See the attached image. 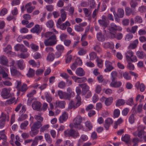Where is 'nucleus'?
I'll return each instance as SVG.
<instances>
[{
    "mask_svg": "<svg viewBox=\"0 0 146 146\" xmlns=\"http://www.w3.org/2000/svg\"><path fill=\"white\" fill-rule=\"evenodd\" d=\"M41 36L42 37L44 36L46 38L49 37L48 38L45 40L44 41V43L46 46H53L57 42L56 36L52 32H48L44 34L43 33H42Z\"/></svg>",
    "mask_w": 146,
    "mask_h": 146,
    "instance_id": "nucleus-1",
    "label": "nucleus"
},
{
    "mask_svg": "<svg viewBox=\"0 0 146 146\" xmlns=\"http://www.w3.org/2000/svg\"><path fill=\"white\" fill-rule=\"evenodd\" d=\"M82 118L80 115H77L73 119V123L70 124V126L77 130H80L83 128V125L81 123Z\"/></svg>",
    "mask_w": 146,
    "mask_h": 146,
    "instance_id": "nucleus-2",
    "label": "nucleus"
},
{
    "mask_svg": "<svg viewBox=\"0 0 146 146\" xmlns=\"http://www.w3.org/2000/svg\"><path fill=\"white\" fill-rule=\"evenodd\" d=\"M42 126V124L40 122H35L31 127V131L29 132L30 135L32 137L36 135L39 132L38 129Z\"/></svg>",
    "mask_w": 146,
    "mask_h": 146,
    "instance_id": "nucleus-3",
    "label": "nucleus"
},
{
    "mask_svg": "<svg viewBox=\"0 0 146 146\" xmlns=\"http://www.w3.org/2000/svg\"><path fill=\"white\" fill-rule=\"evenodd\" d=\"M64 134L65 137H71L74 138H76L80 136L78 131L73 129L65 130Z\"/></svg>",
    "mask_w": 146,
    "mask_h": 146,
    "instance_id": "nucleus-4",
    "label": "nucleus"
},
{
    "mask_svg": "<svg viewBox=\"0 0 146 146\" xmlns=\"http://www.w3.org/2000/svg\"><path fill=\"white\" fill-rule=\"evenodd\" d=\"M127 61L128 62H136L137 61L136 56L134 55V53L132 51L129 50L125 54Z\"/></svg>",
    "mask_w": 146,
    "mask_h": 146,
    "instance_id": "nucleus-5",
    "label": "nucleus"
},
{
    "mask_svg": "<svg viewBox=\"0 0 146 146\" xmlns=\"http://www.w3.org/2000/svg\"><path fill=\"white\" fill-rule=\"evenodd\" d=\"M76 100L77 102L76 103L74 102L73 101H71L69 104V108L72 109L73 108L75 109L76 108L79 107L81 104V99L80 96H76Z\"/></svg>",
    "mask_w": 146,
    "mask_h": 146,
    "instance_id": "nucleus-6",
    "label": "nucleus"
},
{
    "mask_svg": "<svg viewBox=\"0 0 146 146\" xmlns=\"http://www.w3.org/2000/svg\"><path fill=\"white\" fill-rule=\"evenodd\" d=\"M11 90L10 88H3L2 89L1 95L3 98L6 99L11 97V95L10 93Z\"/></svg>",
    "mask_w": 146,
    "mask_h": 146,
    "instance_id": "nucleus-7",
    "label": "nucleus"
},
{
    "mask_svg": "<svg viewBox=\"0 0 146 146\" xmlns=\"http://www.w3.org/2000/svg\"><path fill=\"white\" fill-rule=\"evenodd\" d=\"M111 62L108 61H106L105 62V65L106 68L104 70L105 72H107L111 71L114 68L112 66Z\"/></svg>",
    "mask_w": 146,
    "mask_h": 146,
    "instance_id": "nucleus-8",
    "label": "nucleus"
},
{
    "mask_svg": "<svg viewBox=\"0 0 146 146\" xmlns=\"http://www.w3.org/2000/svg\"><path fill=\"white\" fill-rule=\"evenodd\" d=\"M79 85L82 88V95H85L89 90V87L86 84H79Z\"/></svg>",
    "mask_w": 146,
    "mask_h": 146,
    "instance_id": "nucleus-9",
    "label": "nucleus"
},
{
    "mask_svg": "<svg viewBox=\"0 0 146 146\" xmlns=\"http://www.w3.org/2000/svg\"><path fill=\"white\" fill-rule=\"evenodd\" d=\"M113 120L110 118H107L105 121L104 126L106 130H108L110 125L112 124Z\"/></svg>",
    "mask_w": 146,
    "mask_h": 146,
    "instance_id": "nucleus-10",
    "label": "nucleus"
},
{
    "mask_svg": "<svg viewBox=\"0 0 146 146\" xmlns=\"http://www.w3.org/2000/svg\"><path fill=\"white\" fill-rule=\"evenodd\" d=\"M11 74L13 76H19L21 75V73L17 70L15 67H12L10 68Z\"/></svg>",
    "mask_w": 146,
    "mask_h": 146,
    "instance_id": "nucleus-11",
    "label": "nucleus"
},
{
    "mask_svg": "<svg viewBox=\"0 0 146 146\" xmlns=\"http://www.w3.org/2000/svg\"><path fill=\"white\" fill-rule=\"evenodd\" d=\"M56 48L58 51V52H56V55L57 56V57L58 58L61 55V53L63 52L64 48V46L61 44L57 45Z\"/></svg>",
    "mask_w": 146,
    "mask_h": 146,
    "instance_id": "nucleus-12",
    "label": "nucleus"
},
{
    "mask_svg": "<svg viewBox=\"0 0 146 146\" xmlns=\"http://www.w3.org/2000/svg\"><path fill=\"white\" fill-rule=\"evenodd\" d=\"M68 115L66 112H64L62 115L60 116L59 119L60 122L61 123H63L64 121H65L68 118Z\"/></svg>",
    "mask_w": 146,
    "mask_h": 146,
    "instance_id": "nucleus-13",
    "label": "nucleus"
},
{
    "mask_svg": "<svg viewBox=\"0 0 146 146\" xmlns=\"http://www.w3.org/2000/svg\"><path fill=\"white\" fill-rule=\"evenodd\" d=\"M8 62L7 57L5 56L1 55L0 56V64L2 65L7 66Z\"/></svg>",
    "mask_w": 146,
    "mask_h": 146,
    "instance_id": "nucleus-14",
    "label": "nucleus"
},
{
    "mask_svg": "<svg viewBox=\"0 0 146 146\" xmlns=\"http://www.w3.org/2000/svg\"><path fill=\"white\" fill-rule=\"evenodd\" d=\"M41 104L39 102H34L32 104V107L34 110L40 111Z\"/></svg>",
    "mask_w": 146,
    "mask_h": 146,
    "instance_id": "nucleus-15",
    "label": "nucleus"
},
{
    "mask_svg": "<svg viewBox=\"0 0 146 146\" xmlns=\"http://www.w3.org/2000/svg\"><path fill=\"white\" fill-rule=\"evenodd\" d=\"M76 74L79 76H84L85 74V72L84 70L82 68H78L75 72Z\"/></svg>",
    "mask_w": 146,
    "mask_h": 146,
    "instance_id": "nucleus-16",
    "label": "nucleus"
},
{
    "mask_svg": "<svg viewBox=\"0 0 146 146\" xmlns=\"http://www.w3.org/2000/svg\"><path fill=\"white\" fill-rule=\"evenodd\" d=\"M78 64L80 65H81L82 64V60L80 59H79L76 61L72 64L71 68L73 70H74L77 68Z\"/></svg>",
    "mask_w": 146,
    "mask_h": 146,
    "instance_id": "nucleus-17",
    "label": "nucleus"
},
{
    "mask_svg": "<svg viewBox=\"0 0 146 146\" xmlns=\"http://www.w3.org/2000/svg\"><path fill=\"white\" fill-rule=\"evenodd\" d=\"M145 129V127L141 125H139L138 127V129L139 131L138 132V136L140 138L142 137V135L144 133L143 129Z\"/></svg>",
    "mask_w": 146,
    "mask_h": 146,
    "instance_id": "nucleus-18",
    "label": "nucleus"
},
{
    "mask_svg": "<svg viewBox=\"0 0 146 146\" xmlns=\"http://www.w3.org/2000/svg\"><path fill=\"white\" fill-rule=\"evenodd\" d=\"M31 31L33 33H36L37 34H39L40 32L39 25L38 24L35 25V27L31 29Z\"/></svg>",
    "mask_w": 146,
    "mask_h": 146,
    "instance_id": "nucleus-19",
    "label": "nucleus"
},
{
    "mask_svg": "<svg viewBox=\"0 0 146 146\" xmlns=\"http://www.w3.org/2000/svg\"><path fill=\"white\" fill-rule=\"evenodd\" d=\"M109 21L101 20H98V23L101 26L104 27V29L109 24Z\"/></svg>",
    "mask_w": 146,
    "mask_h": 146,
    "instance_id": "nucleus-20",
    "label": "nucleus"
},
{
    "mask_svg": "<svg viewBox=\"0 0 146 146\" xmlns=\"http://www.w3.org/2000/svg\"><path fill=\"white\" fill-rule=\"evenodd\" d=\"M109 30L110 32H115L117 30V26L114 23H111L109 27Z\"/></svg>",
    "mask_w": 146,
    "mask_h": 146,
    "instance_id": "nucleus-21",
    "label": "nucleus"
},
{
    "mask_svg": "<svg viewBox=\"0 0 146 146\" xmlns=\"http://www.w3.org/2000/svg\"><path fill=\"white\" fill-rule=\"evenodd\" d=\"M66 103L64 101H58L56 102L55 103V107H59L61 108H64L65 107Z\"/></svg>",
    "mask_w": 146,
    "mask_h": 146,
    "instance_id": "nucleus-22",
    "label": "nucleus"
},
{
    "mask_svg": "<svg viewBox=\"0 0 146 146\" xmlns=\"http://www.w3.org/2000/svg\"><path fill=\"white\" fill-rule=\"evenodd\" d=\"M122 83L120 81H111L110 84V86L112 87L117 88L121 86Z\"/></svg>",
    "mask_w": 146,
    "mask_h": 146,
    "instance_id": "nucleus-23",
    "label": "nucleus"
},
{
    "mask_svg": "<svg viewBox=\"0 0 146 146\" xmlns=\"http://www.w3.org/2000/svg\"><path fill=\"white\" fill-rule=\"evenodd\" d=\"M124 10L122 9L119 8L117 9V13L116 14V15L118 17L122 18L124 16Z\"/></svg>",
    "mask_w": 146,
    "mask_h": 146,
    "instance_id": "nucleus-24",
    "label": "nucleus"
},
{
    "mask_svg": "<svg viewBox=\"0 0 146 146\" xmlns=\"http://www.w3.org/2000/svg\"><path fill=\"white\" fill-rule=\"evenodd\" d=\"M134 107H133L134 108ZM143 105L139 104L137 107V110L133 108V113L134 114H136L137 113H141L142 111Z\"/></svg>",
    "mask_w": 146,
    "mask_h": 146,
    "instance_id": "nucleus-25",
    "label": "nucleus"
},
{
    "mask_svg": "<svg viewBox=\"0 0 146 146\" xmlns=\"http://www.w3.org/2000/svg\"><path fill=\"white\" fill-rule=\"evenodd\" d=\"M113 100V98L111 97L106 98L105 100V104L107 106H109L111 104Z\"/></svg>",
    "mask_w": 146,
    "mask_h": 146,
    "instance_id": "nucleus-26",
    "label": "nucleus"
},
{
    "mask_svg": "<svg viewBox=\"0 0 146 146\" xmlns=\"http://www.w3.org/2000/svg\"><path fill=\"white\" fill-rule=\"evenodd\" d=\"M35 74V70L33 69L30 68L27 74V76L29 78H31L34 76Z\"/></svg>",
    "mask_w": 146,
    "mask_h": 146,
    "instance_id": "nucleus-27",
    "label": "nucleus"
},
{
    "mask_svg": "<svg viewBox=\"0 0 146 146\" xmlns=\"http://www.w3.org/2000/svg\"><path fill=\"white\" fill-rule=\"evenodd\" d=\"M0 120L5 122L6 120L9 121V117L8 115L7 116L3 112L1 113L0 116Z\"/></svg>",
    "mask_w": 146,
    "mask_h": 146,
    "instance_id": "nucleus-28",
    "label": "nucleus"
},
{
    "mask_svg": "<svg viewBox=\"0 0 146 146\" xmlns=\"http://www.w3.org/2000/svg\"><path fill=\"white\" fill-rule=\"evenodd\" d=\"M17 65L20 69L21 70H23L25 67V64L23 60H20L18 61Z\"/></svg>",
    "mask_w": 146,
    "mask_h": 146,
    "instance_id": "nucleus-29",
    "label": "nucleus"
},
{
    "mask_svg": "<svg viewBox=\"0 0 146 146\" xmlns=\"http://www.w3.org/2000/svg\"><path fill=\"white\" fill-rule=\"evenodd\" d=\"M96 36L98 40L99 41H103L105 40L104 35H103L101 32H99L97 33Z\"/></svg>",
    "mask_w": 146,
    "mask_h": 146,
    "instance_id": "nucleus-30",
    "label": "nucleus"
},
{
    "mask_svg": "<svg viewBox=\"0 0 146 146\" xmlns=\"http://www.w3.org/2000/svg\"><path fill=\"white\" fill-rule=\"evenodd\" d=\"M86 81L87 79L85 77H77L75 80V82L77 83L84 82Z\"/></svg>",
    "mask_w": 146,
    "mask_h": 146,
    "instance_id": "nucleus-31",
    "label": "nucleus"
},
{
    "mask_svg": "<svg viewBox=\"0 0 146 146\" xmlns=\"http://www.w3.org/2000/svg\"><path fill=\"white\" fill-rule=\"evenodd\" d=\"M130 135H128L125 134L124 136H122L121 138L122 141L127 143L130 141Z\"/></svg>",
    "mask_w": 146,
    "mask_h": 146,
    "instance_id": "nucleus-32",
    "label": "nucleus"
},
{
    "mask_svg": "<svg viewBox=\"0 0 146 146\" xmlns=\"http://www.w3.org/2000/svg\"><path fill=\"white\" fill-rule=\"evenodd\" d=\"M111 79L112 81H115L116 78L117 76V73L115 71H112L111 74Z\"/></svg>",
    "mask_w": 146,
    "mask_h": 146,
    "instance_id": "nucleus-33",
    "label": "nucleus"
},
{
    "mask_svg": "<svg viewBox=\"0 0 146 146\" xmlns=\"http://www.w3.org/2000/svg\"><path fill=\"white\" fill-rule=\"evenodd\" d=\"M136 54L138 58L140 59L143 58L146 56L145 53L143 51H137Z\"/></svg>",
    "mask_w": 146,
    "mask_h": 146,
    "instance_id": "nucleus-34",
    "label": "nucleus"
},
{
    "mask_svg": "<svg viewBox=\"0 0 146 146\" xmlns=\"http://www.w3.org/2000/svg\"><path fill=\"white\" fill-rule=\"evenodd\" d=\"M44 137L46 141L49 143H51L52 142V138L50 135L48 133H45L44 134Z\"/></svg>",
    "mask_w": 146,
    "mask_h": 146,
    "instance_id": "nucleus-35",
    "label": "nucleus"
},
{
    "mask_svg": "<svg viewBox=\"0 0 146 146\" xmlns=\"http://www.w3.org/2000/svg\"><path fill=\"white\" fill-rule=\"evenodd\" d=\"M125 103V101L122 99L118 100L116 103V106H119L124 105Z\"/></svg>",
    "mask_w": 146,
    "mask_h": 146,
    "instance_id": "nucleus-36",
    "label": "nucleus"
},
{
    "mask_svg": "<svg viewBox=\"0 0 146 146\" xmlns=\"http://www.w3.org/2000/svg\"><path fill=\"white\" fill-rule=\"evenodd\" d=\"M125 14L127 16H129L133 13L132 9L129 7H126L125 9Z\"/></svg>",
    "mask_w": 146,
    "mask_h": 146,
    "instance_id": "nucleus-37",
    "label": "nucleus"
},
{
    "mask_svg": "<svg viewBox=\"0 0 146 146\" xmlns=\"http://www.w3.org/2000/svg\"><path fill=\"white\" fill-rule=\"evenodd\" d=\"M29 124L28 121L25 120L23 122L21 123L20 125V128L22 129H25L26 127Z\"/></svg>",
    "mask_w": 146,
    "mask_h": 146,
    "instance_id": "nucleus-38",
    "label": "nucleus"
},
{
    "mask_svg": "<svg viewBox=\"0 0 146 146\" xmlns=\"http://www.w3.org/2000/svg\"><path fill=\"white\" fill-rule=\"evenodd\" d=\"M130 4L132 9H135L138 5L137 3L135 1L133 0H131Z\"/></svg>",
    "mask_w": 146,
    "mask_h": 146,
    "instance_id": "nucleus-39",
    "label": "nucleus"
},
{
    "mask_svg": "<svg viewBox=\"0 0 146 146\" xmlns=\"http://www.w3.org/2000/svg\"><path fill=\"white\" fill-rule=\"evenodd\" d=\"M54 54L52 53H49L47 56V60L50 61H52L54 59Z\"/></svg>",
    "mask_w": 146,
    "mask_h": 146,
    "instance_id": "nucleus-40",
    "label": "nucleus"
},
{
    "mask_svg": "<svg viewBox=\"0 0 146 146\" xmlns=\"http://www.w3.org/2000/svg\"><path fill=\"white\" fill-rule=\"evenodd\" d=\"M83 10L86 17H89L91 13V11L89 10L88 9L86 8H83Z\"/></svg>",
    "mask_w": 146,
    "mask_h": 146,
    "instance_id": "nucleus-41",
    "label": "nucleus"
},
{
    "mask_svg": "<svg viewBox=\"0 0 146 146\" xmlns=\"http://www.w3.org/2000/svg\"><path fill=\"white\" fill-rule=\"evenodd\" d=\"M28 117V115L26 114H23L21 115L20 117L18 119V120L19 121H22Z\"/></svg>",
    "mask_w": 146,
    "mask_h": 146,
    "instance_id": "nucleus-42",
    "label": "nucleus"
},
{
    "mask_svg": "<svg viewBox=\"0 0 146 146\" xmlns=\"http://www.w3.org/2000/svg\"><path fill=\"white\" fill-rule=\"evenodd\" d=\"M46 25L47 27L49 28H52L54 25V22L52 20H50L48 21L46 23Z\"/></svg>",
    "mask_w": 146,
    "mask_h": 146,
    "instance_id": "nucleus-43",
    "label": "nucleus"
},
{
    "mask_svg": "<svg viewBox=\"0 0 146 146\" xmlns=\"http://www.w3.org/2000/svg\"><path fill=\"white\" fill-rule=\"evenodd\" d=\"M75 30L77 32L82 31L84 29L79 24L78 25H76L74 26Z\"/></svg>",
    "mask_w": 146,
    "mask_h": 146,
    "instance_id": "nucleus-44",
    "label": "nucleus"
},
{
    "mask_svg": "<svg viewBox=\"0 0 146 146\" xmlns=\"http://www.w3.org/2000/svg\"><path fill=\"white\" fill-rule=\"evenodd\" d=\"M93 49L95 51L98 53L101 52L102 51V49L100 46L97 45L94 46Z\"/></svg>",
    "mask_w": 146,
    "mask_h": 146,
    "instance_id": "nucleus-45",
    "label": "nucleus"
},
{
    "mask_svg": "<svg viewBox=\"0 0 146 146\" xmlns=\"http://www.w3.org/2000/svg\"><path fill=\"white\" fill-rule=\"evenodd\" d=\"M12 49V47L10 45H8L4 50V51L5 52H7V53L12 52L11 50Z\"/></svg>",
    "mask_w": 146,
    "mask_h": 146,
    "instance_id": "nucleus-46",
    "label": "nucleus"
},
{
    "mask_svg": "<svg viewBox=\"0 0 146 146\" xmlns=\"http://www.w3.org/2000/svg\"><path fill=\"white\" fill-rule=\"evenodd\" d=\"M34 118L36 120H37L36 121L40 122V123H42L43 120V118L39 115H35Z\"/></svg>",
    "mask_w": 146,
    "mask_h": 146,
    "instance_id": "nucleus-47",
    "label": "nucleus"
},
{
    "mask_svg": "<svg viewBox=\"0 0 146 146\" xmlns=\"http://www.w3.org/2000/svg\"><path fill=\"white\" fill-rule=\"evenodd\" d=\"M45 97L46 101L49 103H50L52 100V98L51 96L48 94L45 95Z\"/></svg>",
    "mask_w": 146,
    "mask_h": 146,
    "instance_id": "nucleus-48",
    "label": "nucleus"
},
{
    "mask_svg": "<svg viewBox=\"0 0 146 146\" xmlns=\"http://www.w3.org/2000/svg\"><path fill=\"white\" fill-rule=\"evenodd\" d=\"M30 47L33 50L36 51L38 50V46L32 43L30 45Z\"/></svg>",
    "mask_w": 146,
    "mask_h": 146,
    "instance_id": "nucleus-49",
    "label": "nucleus"
},
{
    "mask_svg": "<svg viewBox=\"0 0 146 146\" xmlns=\"http://www.w3.org/2000/svg\"><path fill=\"white\" fill-rule=\"evenodd\" d=\"M65 92H63L61 90H59L58 91V95L61 99H64V96L65 95Z\"/></svg>",
    "mask_w": 146,
    "mask_h": 146,
    "instance_id": "nucleus-50",
    "label": "nucleus"
},
{
    "mask_svg": "<svg viewBox=\"0 0 146 146\" xmlns=\"http://www.w3.org/2000/svg\"><path fill=\"white\" fill-rule=\"evenodd\" d=\"M20 90H19V91L22 92H25L27 89V85L26 84H24L20 88Z\"/></svg>",
    "mask_w": 146,
    "mask_h": 146,
    "instance_id": "nucleus-51",
    "label": "nucleus"
},
{
    "mask_svg": "<svg viewBox=\"0 0 146 146\" xmlns=\"http://www.w3.org/2000/svg\"><path fill=\"white\" fill-rule=\"evenodd\" d=\"M120 111L118 109H115L113 112V115L114 117H117L120 114Z\"/></svg>",
    "mask_w": 146,
    "mask_h": 146,
    "instance_id": "nucleus-52",
    "label": "nucleus"
},
{
    "mask_svg": "<svg viewBox=\"0 0 146 146\" xmlns=\"http://www.w3.org/2000/svg\"><path fill=\"white\" fill-rule=\"evenodd\" d=\"M90 7L91 9L94 8L96 6V4L94 0H90Z\"/></svg>",
    "mask_w": 146,
    "mask_h": 146,
    "instance_id": "nucleus-53",
    "label": "nucleus"
},
{
    "mask_svg": "<svg viewBox=\"0 0 146 146\" xmlns=\"http://www.w3.org/2000/svg\"><path fill=\"white\" fill-rule=\"evenodd\" d=\"M66 84L63 81H62L59 83L58 84V87L61 89H63L65 87Z\"/></svg>",
    "mask_w": 146,
    "mask_h": 146,
    "instance_id": "nucleus-54",
    "label": "nucleus"
},
{
    "mask_svg": "<svg viewBox=\"0 0 146 146\" xmlns=\"http://www.w3.org/2000/svg\"><path fill=\"white\" fill-rule=\"evenodd\" d=\"M102 90L101 86L100 85H97L95 90L96 93L99 94Z\"/></svg>",
    "mask_w": 146,
    "mask_h": 146,
    "instance_id": "nucleus-55",
    "label": "nucleus"
},
{
    "mask_svg": "<svg viewBox=\"0 0 146 146\" xmlns=\"http://www.w3.org/2000/svg\"><path fill=\"white\" fill-rule=\"evenodd\" d=\"M8 11L6 8H3L1 10L0 15L1 16H3L6 14L7 13Z\"/></svg>",
    "mask_w": 146,
    "mask_h": 146,
    "instance_id": "nucleus-56",
    "label": "nucleus"
},
{
    "mask_svg": "<svg viewBox=\"0 0 146 146\" xmlns=\"http://www.w3.org/2000/svg\"><path fill=\"white\" fill-rule=\"evenodd\" d=\"M85 124L86 127H88L90 130L92 129V125L90 121H86Z\"/></svg>",
    "mask_w": 146,
    "mask_h": 146,
    "instance_id": "nucleus-57",
    "label": "nucleus"
},
{
    "mask_svg": "<svg viewBox=\"0 0 146 146\" xmlns=\"http://www.w3.org/2000/svg\"><path fill=\"white\" fill-rule=\"evenodd\" d=\"M36 91L35 90H33L31 92L27 94V97L28 98H34L33 96L36 93Z\"/></svg>",
    "mask_w": 146,
    "mask_h": 146,
    "instance_id": "nucleus-58",
    "label": "nucleus"
},
{
    "mask_svg": "<svg viewBox=\"0 0 146 146\" xmlns=\"http://www.w3.org/2000/svg\"><path fill=\"white\" fill-rule=\"evenodd\" d=\"M135 21L139 23H141L142 22L141 17L139 16H136L135 18Z\"/></svg>",
    "mask_w": 146,
    "mask_h": 146,
    "instance_id": "nucleus-59",
    "label": "nucleus"
},
{
    "mask_svg": "<svg viewBox=\"0 0 146 146\" xmlns=\"http://www.w3.org/2000/svg\"><path fill=\"white\" fill-rule=\"evenodd\" d=\"M49 127V125L48 124L44 125L40 128V131L41 132H43L44 131L48 129Z\"/></svg>",
    "mask_w": 146,
    "mask_h": 146,
    "instance_id": "nucleus-60",
    "label": "nucleus"
},
{
    "mask_svg": "<svg viewBox=\"0 0 146 146\" xmlns=\"http://www.w3.org/2000/svg\"><path fill=\"white\" fill-rule=\"evenodd\" d=\"M127 68L130 70H134L135 68L134 65L131 62H129L127 65Z\"/></svg>",
    "mask_w": 146,
    "mask_h": 146,
    "instance_id": "nucleus-61",
    "label": "nucleus"
},
{
    "mask_svg": "<svg viewBox=\"0 0 146 146\" xmlns=\"http://www.w3.org/2000/svg\"><path fill=\"white\" fill-rule=\"evenodd\" d=\"M139 11L141 13L145 12L146 11V6H143L139 7Z\"/></svg>",
    "mask_w": 146,
    "mask_h": 146,
    "instance_id": "nucleus-62",
    "label": "nucleus"
},
{
    "mask_svg": "<svg viewBox=\"0 0 146 146\" xmlns=\"http://www.w3.org/2000/svg\"><path fill=\"white\" fill-rule=\"evenodd\" d=\"M123 121L122 119L120 118L118 120L115 122L114 125V127L115 129H116L117 128V126L118 125L121 123Z\"/></svg>",
    "mask_w": 146,
    "mask_h": 146,
    "instance_id": "nucleus-63",
    "label": "nucleus"
},
{
    "mask_svg": "<svg viewBox=\"0 0 146 146\" xmlns=\"http://www.w3.org/2000/svg\"><path fill=\"white\" fill-rule=\"evenodd\" d=\"M44 70L43 69H37L36 71V74L37 76H39L43 74Z\"/></svg>",
    "mask_w": 146,
    "mask_h": 146,
    "instance_id": "nucleus-64",
    "label": "nucleus"
}]
</instances>
